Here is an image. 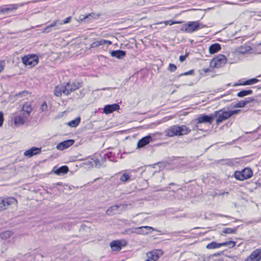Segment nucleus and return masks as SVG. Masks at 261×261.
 <instances>
[{
    "label": "nucleus",
    "mask_w": 261,
    "mask_h": 261,
    "mask_svg": "<svg viewBox=\"0 0 261 261\" xmlns=\"http://www.w3.org/2000/svg\"><path fill=\"white\" fill-rule=\"evenodd\" d=\"M252 53V48L248 44H245L244 45L239 46L233 50L231 54H229L228 57L229 59L230 60V63H237L245 56Z\"/></svg>",
    "instance_id": "nucleus-1"
},
{
    "label": "nucleus",
    "mask_w": 261,
    "mask_h": 261,
    "mask_svg": "<svg viewBox=\"0 0 261 261\" xmlns=\"http://www.w3.org/2000/svg\"><path fill=\"white\" fill-rule=\"evenodd\" d=\"M191 129L185 125H175L168 128L165 131V136L168 137L184 136L188 134Z\"/></svg>",
    "instance_id": "nucleus-2"
},
{
    "label": "nucleus",
    "mask_w": 261,
    "mask_h": 261,
    "mask_svg": "<svg viewBox=\"0 0 261 261\" xmlns=\"http://www.w3.org/2000/svg\"><path fill=\"white\" fill-rule=\"evenodd\" d=\"M32 108L30 105L24 104L20 113L16 114L14 117V123L17 126L23 125L30 115Z\"/></svg>",
    "instance_id": "nucleus-3"
},
{
    "label": "nucleus",
    "mask_w": 261,
    "mask_h": 261,
    "mask_svg": "<svg viewBox=\"0 0 261 261\" xmlns=\"http://www.w3.org/2000/svg\"><path fill=\"white\" fill-rule=\"evenodd\" d=\"M215 118V115L212 114L210 115L205 114H200L197 117L193 120L192 122L195 123V128L193 129L202 130L201 128V125L202 124H211Z\"/></svg>",
    "instance_id": "nucleus-4"
},
{
    "label": "nucleus",
    "mask_w": 261,
    "mask_h": 261,
    "mask_svg": "<svg viewBox=\"0 0 261 261\" xmlns=\"http://www.w3.org/2000/svg\"><path fill=\"white\" fill-rule=\"evenodd\" d=\"M240 111V110H236L229 111H216L213 114L215 115V117H217L216 123L217 124H219L220 123L228 119L232 115L238 114Z\"/></svg>",
    "instance_id": "nucleus-5"
},
{
    "label": "nucleus",
    "mask_w": 261,
    "mask_h": 261,
    "mask_svg": "<svg viewBox=\"0 0 261 261\" xmlns=\"http://www.w3.org/2000/svg\"><path fill=\"white\" fill-rule=\"evenodd\" d=\"M153 231L158 230L152 227L144 226L135 228L128 229L125 230V233L127 234L130 233H136L138 234L147 235L151 233Z\"/></svg>",
    "instance_id": "nucleus-6"
},
{
    "label": "nucleus",
    "mask_w": 261,
    "mask_h": 261,
    "mask_svg": "<svg viewBox=\"0 0 261 261\" xmlns=\"http://www.w3.org/2000/svg\"><path fill=\"white\" fill-rule=\"evenodd\" d=\"M202 28V24L197 21H189L183 24L180 30L186 33H192Z\"/></svg>",
    "instance_id": "nucleus-7"
},
{
    "label": "nucleus",
    "mask_w": 261,
    "mask_h": 261,
    "mask_svg": "<svg viewBox=\"0 0 261 261\" xmlns=\"http://www.w3.org/2000/svg\"><path fill=\"white\" fill-rule=\"evenodd\" d=\"M22 63L30 68L34 67L39 62L38 57L34 54H30L23 57L21 59Z\"/></svg>",
    "instance_id": "nucleus-8"
},
{
    "label": "nucleus",
    "mask_w": 261,
    "mask_h": 261,
    "mask_svg": "<svg viewBox=\"0 0 261 261\" xmlns=\"http://www.w3.org/2000/svg\"><path fill=\"white\" fill-rule=\"evenodd\" d=\"M227 62L226 57L223 55H219L214 58L210 62V67L219 68L224 66Z\"/></svg>",
    "instance_id": "nucleus-9"
},
{
    "label": "nucleus",
    "mask_w": 261,
    "mask_h": 261,
    "mask_svg": "<svg viewBox=\"0 0 261 261\" xmlns=\"http://www.w3.org/2000/svg\"><path fill=\"white\" fill-rule=\"evenodd\" d=\"M139 169L134 170H127L122 172L120 177V180L125 182L128 180H133L136 177V173Z\"/></svg>",
    "instance_id": "nucleus-10"
},
{
    "label": "nucleus",
    "mask_w": 261,
    "mask_h": 261,
    "mask_svg": "<svg viewBox=\"0 0 261 261\" xmlns=\"http://www.w3.org/2000/svg\"><path fill=\"white\" fill-rule=\"evenodd\" d=\"M252 171L250 168H246L240 171H236L235 177L240 180H244L250 178L252 176Z\"/></svg>",
    "instance_id": "nucleus-11"
},
{
    "label": "nucleus",
    "mask_w": 261,
    "mask_h": 261,
    "mask_svg": "<svg viewBox=\"0 0 261 261\" xmlns=\"http://www.w3.org/2000/svg\"><path fill=\"white\" fill-rule=\"evenodd\" d=\"M236 245V242L232 241H226L222 243H218L216 242H212L208 244L206 248L207 249H215L219 248L222 246H229L230 248H232Z\"/></svg>",
    "instance_id": "nucleus-12"
},
{
    "label": "nucleus",
    "mask_w": 261,
    "mask_h": 261,
    "mask_svg": "<svg viewBox=\"0 0 261 261\" xmlns=\"http://www.w3.org/2000/svg\"><path fill=\"white\" fill-rule=\"evenodd\" d=\"M17 200L13 197H9L5 199L0 198V211L7 208L12 205H16Z\"/></svg>",
    "instance_id": "nucleus-13"
},
{
    "label": "nucleus",
    "mask_w": 261,
    "mask_h": 261,
    "mask_svg": "<svg viewBox=\"0 0 261 261\" xmlns=\"http://www.w3.org/2000/svg\"><path fill=\"white\" fill-rule=\"evenodd\" d=\"M162 254L161 250H153L146 254L147 259L145 261H156Z\"/></svg>",
    "instance_id": "nucleus-14"
},
{
    "label": "nucleus",
    "mask_w": 261,
    "mask_h": 261,
    "mask_svg": "<svg viewBox=\"0 0 261 261\" xmlns=\"http://www.w3.org/2000/svg\"><path fill=\"white\" fill-rule=\"evenodd\" d=\"M261 248H258L253 251L244 261H260Z\"/></svg>",
    "instance_id": "nucleus-15"
},
{
    "label": "nucleus",
    "mask_w": 261,
    "mask_h": 261,
    "mask_svg": "<svg viewBox=\"0 0 261 261\" xmlns=\"http://www.w3.org/2000/svg\"><path fill=\"white\" fill-rule=\"evenodd\" d=\"M127 242L124 240L114 241L110 244V246L113 251H119L122 247L125 246Z\"/></svg>",
    "instance_id": "nucleus-16"
},
{
    "label": "nucleus",
    "mask_w": 261,
    "mask_h": 261,
    "mask_svg": "<svg viewBox=\"0 0 261 261\" xmlns=\"http://www.w3.org/2000/svg\"><path fill=\"white\" fill-rule=\"evenodd\" d=\"M23 6V4H11L3 6V14H8L16 10L19 7Z\"/></svg>",
    "instance_id": "nucleus-17"
},
{
    "label": "nucleus",
    "mask_w": 261,
    "mask_h": 261,
    "mask_svg": "<svg viewBox=\"0 0 261 261\" xmlns=\"http://www.w3.org/2000/svg\"><path fill=\"white\" fill-rule=\"evenodd\" d=\"M84 164L87 166L88 168L95 167L99 168L102 166V165L99 160L93 158L90 159L88 161H86L84 163Z\"/></svg>",
    "instance_id": "nucleus-18"
},
{
    "label": "nucleus",
    "mask_w": 261,
    "mask_h": 261,
    "mask_svg": "<svg viewBox=\"0 0 261 261\" xmlns=\"http://www.w3.org/2000/svg\"><path fill=\"white\" fill-rule=\"evenodd\" d=\"M41 151V148L33 147L31 148L26 150L24 152V155L28 158H31L33 155L39 154Z\"/></svg>",
    "instance_id": "nucleus-19"
},
{
    "label": "nucleus",
    "mask_w": 261,
    "mask_h": 261,
    "mask_svg": "<svg viewBox=\"0 0 261 261\" xmlns=\"http://www.w3.org/2000/svg\"><path fill=\"white\" fill-rule=\"evenodd\" d=\"M112 42L105 39L97 40L94 41L90 46L91 48H97L101 45H105L108 47L112 44Z\"/></svg>",
    "instance_id": "nucleus-20"
},
{
    "label": "nucleus",
    "mask_w": 261,
    "mask_h": 261,
    "mask_svg": "<svg viewBox=\"0 0 261 261\" xmlns=\"http://www.w3.org/2000/svg\"><path fill=\"white\" fill-rule=\"evenodd\" d=\"M119 109L120 106L117 103L108 105L105 106L103 109V111L105 114H108L113 113L114 111L118 110Z\"/></svg>",
    "instance_id": "nucleus-21"
},
{
    "label": "nucleus",
    "mask_w": 261,
    "mask_h": 261,
    "mask_svg": "<svg viewBox=\"0 0 261 261\" xmlns=\"http://www.w3.org/2000/svg\"><path fill=\"white\" fill-rule=\"evenodd\" d=\"M66 90L68 92V95L75 90L79 89L81 87V83L78 82H74L71 84L67 83L66 84Z\"/></svg>",
    "instance_id": "nucleus-22"
},
{
    "label": "nucleus",
    "mask_w": 261,
    "mask_h": 261,
    "mask_svg": "<svg viewBox=\"0 0 261 261\" xmlns=\"http://www.w3.org/2000/svg\"><path fill=\"white\" fill-rule=\"evenodd\" d=\"M74 143L73 140H67L59 143L56 148L60 150H63L71 146Z\"/></svg>",
    "instance_id": "nucleus-23"
},
{
    "label": "nucleus",
    "mask_w": 261,
    "mask_h": 261,
    "mask_svg": "<svg viewBox=\"0 0 261 261\" xmlns=\"http://www.w3.org/2000/svg\"><path fill=\"white\" fill-rule=\"evenodd\" d=\"M63 94L65 95H68V92L66 90V86H57L55 89V94L57 96H60Z\"/></svg>",
    "instance_id": "nucleus-24"
},
{
    "label": "nucleus",
    "mask_w": 261,
    "mask_h": 261,
    "mask_svg": "<svg viewBox=\"0 0 261 261\" xmlns=\"http://www.w3.org/2000/svg\"><path fill=\"white\" fill-rule=\"evenodd\" d=\"M69 170L68 167L66 166H63L58 168H54L53 172L58 175H62L68 172Z\"/></svg>",
    "instance_id": "nucleus-25"
},
{
    "label": "nucleus",
    "mask_w": 261,
    "mask_h": 261,
    "mask_svg": "<svg viewBox=\"0 0 261 261\" xmlns=\"http://www.w3.org/2000/svg\"><path fill=\"white\" fill-rule=\"evenodd\" d=\"M151 141L152 138L150 136H146L139 141L138 143V147H143L149 144Z\"/></svg>",
    "instance_id": "nucleus-26"
},
{
    "label": "nucleus",
    "mask_w": 261,
    "mask_h": 261,
    "mask_svg": "<svg viewBox=\"0 0 261 261\" xmlns=\"http://www.w3.org/2000/svg\"><path fill=\"white\" fill-rule=\"evenodd\" d=\"M259 81V80L257 79L253 78L251 79H249L248 80H247L244 82H241L240 81L238 83H236L233 85L234 86H246V85H251L254 84L256 83H257Z\"/></svg>",
    "instance_id": "nucleus-27"
},
{
    "label": "nucleus",
    "mask_w": 261,
    "mask_h": 261,
    "mask_svg": "<svg viewBox=\"0 0 261 261\" xmlns=\"http://www.w3.org/2000/svg\"><path fill=\"white\" fill-rule=\"evenodd\" d=\"M112 57H115L117 59H122L126 55L125 52L121 50H113L111 52Z\"/></svg>",
    "instance_id": "nucleus-28"
},
{
    "label": "nucleus",
    "mask_w": 261,
    "mask_h": 261,
    "mask_svg": "<svg viewBox=\"0 0 261 261\" xmlns=\"http://www.w3.org/2000/svg\"><path fill=\"white\" fill-rule=\"evenodd\" d=\"M253 101V99L252 98L249 97L247 98L245 100H241L239 101L238 103L235 104L233 106L234 108H243L247 104Z\"/></svg>",
    "instance_id": "nucleus-29"
},
{
    "label": "nucleus",
    "mask_w": 261,
    "mask_h": 261,
    "mask_svg": "<svg viewBox=\"0 0 261 261\" xmlns=\"http://www.w3.org/2000/svg\"><path fill=\"white\" fill-rule=\"evenodd\" d=\"M221 45L218 43L211 45L209 47V51L211 54H215L221 49Z\"/></svg>",
    "instance_id": "nucleus-30"
},
{
    "label": "nucleus",
    "mask_w": 261,
    "mask_h": 261,
    "mask_svg": "<svg viewBox=\"0 0 261 261\" xmlns=\"http://www.w3.org/2000/svg\"><path fill=\"white\" fill-rule=\"evenodd\" d=\"M253 91L251 90H244L241 91L237 93V96L239 97H243L245 96L251 95Z\"/></svg>",
    "instance_id": "nucleus-31"
},
{
    "label": "nucleus",
    "mask_w": 261,
    "mask_h": 261,
    "mask_svg": "<svg viewBox=\"0 0 261 261\" xmlns=\"http://www.w3.org/2000/svg\"><path fill=\"white\" fill-rule=\"evenodd\" d=\"M81 121L80 117H77L75 119L72 120L68 123V125L71 127H76Z\"/></svg>",
    "instance_id": "nucleus-32"
},
{
    "label": "nucleus",
    "mask_w": 261,
    "mask_h": 261,
    "mask_svg": "<svg viewBox=\"0 0 261 261\" xmlns=\"http://www.w3.org/2000/svg\"><path fill=\"white\" fill-rule=\"evenodd\" d=\"M55 26H58V24L56 20L50 24L47 25L44 30L43 32L45 33H49L51 32L53 29V27Z\"/></svg>",
    "instance_id": "nucleus-33"
},
{
    "label": "nucleus",
    "mask_w": 261,
    "mask_h": 261,
    "mask_svg": "<svg viewBox=\"0 0 261 261\" xmlns=\"http://www.w3.org/2000/svg\"><path fill=\"white\" fill-rule=\"evenodd\" d=\"M119 206L118 205H113V206L110 207L107 211L106 213L108 215H112L113 214H114V213H115L117 211L118 208H119Z\"/></svg>",
    "instance_id": "nucleus-34"
},
{
    "label": "nucleus",
    "mask_w": 261,
    "mask_h": 261,
    "mask_svg": "<svg viewBox=\"0 0 261 261\" xmlns=\"http://www.w3.org/2000/svg\"><path fill=\"white\" fill-rule=\"evenodd\" d=\"M13 234V232L11 231H6L1 233V237L3 239L7 240L12 236Z\"/></svg>",
    "instance_id": "nucleus-35"
},
{
    "label": "nucleus",
    "mask_w": 261,
    "mask_h": 261,
    "mask_svg": "<svg viewBox=\"0 0 261 261\" xmlns=\"http://www.w3.org/2000/svg\"><path fill=\"white\" fill-rule=\"evenodd\" d=\"M182 22L181 21H173L172 20H167V21H163V22H158L156 23V24H164L165 25H173V24H177V23H181Z\"/></svg>",
    "instance_id": "nucleus-36"
},
{
    "label": "nucleus",
    "mask_w": 261,
    "mask_h": 261,
    "mask_svg": "<svg viewBox=\"0 0 261 261\" xmlns=\"http://www.w3.org/2000/svg\"><path fill=\"white\" fill-rule=\"evenodd\" d=\"M71 17L69 16V17H67L63 21H60L59 20H56V21L59 25H62L63 24H66V23H69L71 21Z\"/></svg>",
    "instance_id": "nucleus-37"
},
{
    "label": "nucleus",
    "mask_w": 261,
    "mask_h": 261,
    "mask_svg": "<svg viewBox=\"0 0 261 261\" xmlns=\"http://www.w3.org/2000/svg\"><path fill=\"white\" fill-rule=\"evenodd\" d=\"M40 109H41V110L42 112H46V111H47V110H48V106H47V103H46V102L45 101L43 102V103L41 105Z\"/></svg>",
    "instance_id": "nucleus-38"
},
{
    "label": "nucleus",
    "mask_w": 261,
    "mask_h": 261,
    "mask_svg": "<svg viewBox=\"0 0 261 261\" xmlns=\"http://www.w3.org/2000/svg\"><path fill=\"white\" fill-rule=\"evenodd\" d=\"M176 69V66L173 64H170L169 65V70L173 72Z\"/></svg>",
    "instance_id": "nucleus-39"
},
{
    "label": "nucleus",
    "mask_w": 261,
    "mask_h": 261,
    "mask_svg": "<svg viewBox=\"0 0 261 261\" xmlns=\"http://www.w3.org/2000/svg\"><path fill=\"white\" fill-rule=\"evenodd\" d=\"M4 121L3 114L2 112H0V127L3 125Z\"/></svg>",
    "instance_id": "nucleus-40"
},
{
    "label": "nucleus",
    "mask_w": 261,
    "mask_h": 261,
    "mask_svg": "<svg viewBox=\"0 0 261 261\" xmlns=\"http://www.w3.org/2000/svg\"><path fill=\"white\" fill-rule=\"evenodd\" d=\"M5 64L4 62H0V73L4 70Z\"/></svg>",
    "instance_id": "nucleus-41"
},
{
    "label": "nucleus",
    "mask_w": 261,
    "mask_h": 261,
    "mask_svg": "<svg viewBox=\"0 0 261 261\" xmlns=\"http://www.w3.org/2000/svg\"><path fill=\"white\" fill-rule=\"evenodd\" d=\"M187 57V55L186 56H180L179 57V61L182 62L184 61Z\"/></svg>",
    "instance_id": "nucleus-42"
},
{
    "label": "nucleus",
    "mask_w": 261,
    "mask_h": 261,
    "mask_svg": "<svg viewBox=\"0 0 261 261\" xmlns=\"http://www.w3.org/2000/svg\"><path fill=\"white\" fill-rule=\"evenodd\" d=\"M224 232L230 233L232 232V231L230 229H226V230L224 231Z\"/></svg>",
    "instance_id": "nucleus-43"
},
{
    "label": "nucleus",
    "mask_w": 261,
    "mask_h": 261,
    "mask_svg": "<svg viewBox=\"0 0 261 261\" xmlns=\"http://www.w3.org/2000/svg\"><path fill=\"white\" fill-rule=\"evenodd\" d=\"M25 94H28V92H24V91H23V92H22V93H20L19 94V95H20H20H22H22H25Z\"/></svg>",
    "instance_id": "nucleus-44"
},
{
    "label": "nucleus",
    "mask_w": 261,
    "mask_h": 261,
    "mask_svg": "<svg viewBox=\"0 0 261 261\" xmlns=\"http://www.w3.org/2000/svg\"><path fill=\"white\" fill-rule=\"evenodd\" d=\"M60 25H59L58 26H55V27H53L54 30H59V29H60V27H59V26H60Z\"/></svg>",
    "instance_id": "nucleus-45"
},
{
    "label": "nucleus",
    "mask_w": 261,
    "mask_h": 261,
    "mask_svg": "<svg viewBox=\"0 0 261 261\" xmlns=\"http://www.w3.org/2000/svg\"><path fill=\"white\" fill-rule=\"evenodd\" d=\"M203 71L204 72L206 73L210 71V69L208 68H205L203 69Z\"/></svg>",
    "instance_id": "nucleus-46"
},
{
    "label": "nucleus",
    "mask_w": 261,
    "mask_h": 261,
    "mask_svg": "<svg viewBox=\"0 0 261 261\" xmlns=\"http://www.w3.org/2000/svg\"><path fill=\"white\" fill-rule=\"evenodd\" d=\"M0 14H3V6L2 7H0Z\"/></svg>",
    "instance_id": "nucleus-47"
},
{
    "label": "nucleus",
    "mask_w": 261,
    "mask_h": 261,
    "mask_svg": "<svg viewBox=\"0 0 261 261\" xmlns=\"http://www.w3.org/2000/svg\"><path fill=\"white\" fill-rule=\"evenodd\" d=\"M192 71H190V72H186L184 73V75H188L189 74V73H190V72H191Z\"/></svg>",
    "instance_id": "nucleus-48"
},
{
    "label": "nucleus",
    "mask_w": 261,
    "mask_h": 261,
    "mask_svg": "<svg viewBox=\"0 0 261 261\" xmlns=\"http://www.w3.org/2000/svg\"><path fill=\"white\" fill-rule=\"evenodd\" d=\"M220 254V253H217V254H215V256H218V255H219Z\"/></svg>",
    "instance_id": "nucleus-49"
},
{
    "label": "nucleus",
    "mask_w": 261,
    "mask_h": 261,
    "mask_svg": "<svg viewBox=\"0 0 261 261\" xmlns=\"http://www.w3.org/2000/svg\"><path fill=\"white\" fill-rule=\"evenodd\" d=\"M88 15L84 17V19H86V18H88Z\"/></svg>",
    "instance_id": "nucleus-50"
},
{
    "label": "nucleus",
    "mask_w": 261,
    "mask_h": 261,
    "mask_svg": "<svg viewBox=\"0 0 261 261\" xmlns=\"http://www.w3.org/2000/svg\"><path fill=\"white\" fill-rule=\"evenodd\" d=\"M259 45H261V42L260 43Z\"/></svg>",
    "instance_id": "nucleus-51"
}]
</instances>
